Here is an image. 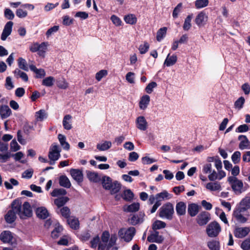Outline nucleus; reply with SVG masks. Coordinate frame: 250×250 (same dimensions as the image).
Here are the masks:
<instances>
[{"instance_id": "f257e3e1", "label": "nucleus", "mask_w": 250, "mask_h": 250, "mask_svg": "<svg viewBox=\"0 0 250 250\" xmlns=\"http://www.w3.org/2000/svg\"><path fill=\"white\" fill-rule=\"evenodd\" d=\"M11 209L9 210L5 215V220L8 223H13L18 214L22 219L30 217L32 215V210L30 204L25 202L22 205L21 202L19 199L14 200L11 205Z\"/></svg>"}, {"instance_id": "f03ea898", "label": "nucleus", "mask_w": 250, "mask_h": 250, "mask_svg": "<svg viewBox=\"0 0 250 250\" xmlns=\"http://www.w3.org/2000/svg\"><path fill=\"white\" fill-rule=\"evenodd\" d=\"M174 213L173 205L170 202L164 204L159 210V215L161 218L169 220L173 218Z\"/></svg>"}, {"instance_id": "7ed1b4c3", "label": "nucleus", "mask_w": 250, "mask_h": 250, "mask_svg": "<svg viewBox=\"0 0 250 250\" xmlns=\"http://www.w3.org/2000/svg\"><path fill=\"white\" fill-rule=\"evenodd\" d=\"M228 181L235 194H240L245 190L243 182L236 177H229Z\"/></svg>"}, {"instance_id": "20e7f679", "label": "nucleus", "mask_w": 250, "mask_h": 250, "mask_svg": "<svg viewBox=\"0 0 250 250\" xmlns=\"http://www.w3.org/2000/svg\"><path fill=\"white\" fill-rule=\"evenodd\" d=\"M136 233L135 228L131 227L127 229L122 228L118 231V236L121 239H123L126 242H130L135 235Z\"/></svg>"}, {"instance_id": "39448f33", "label": "nucleus", "mask_w": 250, "mask_h": 250, "mask_svg": "<svg viewBox=\"0 0 250 250\" xmlns=\"http://www.w3.org/2000/svg\"><path fill=\"white\" fill-rule=\"evenodd\" d=\"M61 149L56 143H53L50 147L48 157L50 160H58L61 156Z\"/></svg>"}, {"instance_id": "423d86ee", "label": "nucleus", "mask_w": 250, "mask_h": 250, "mask_svg": "<svg viewBox=\"0 0 250 250\" xmlns=\"http://www.w3.org/2000/svg\"><path fill=\"white\" fill-rule=\"evenodd\" d=\"M206 230L209 237H216L221 231V227L218 223L213 222L208 226Z\"/></svg>"}, {"instance_id": "0eeeda50", "label": "nucleus", "mask_w": 250, "mask_h": 250, "mask_svg": "<svg viewBox=\"0 0 250 250\" xmlns=\"http://www.w3.org/2000/svg\"><path fill=\"white\" fill-rule=\"evenodd\" d=\"M145 215L144 212H140L138 214H134L128 219L129 224L133 226L142 223L144 221Z\"/></svg>"}, {"instance_id": "6e6552de", "label": "nucleus", "mask_w": 250, "mask_h": 250, "mask_svg": "<svg viewBox=\"0 0 250 250\" xmlns=\"http://www.w3.org/2000/svg\"><path fill=\"white\" fill-rule=\"evenodd\" d=\"M245 211H242V209L236 208L233 212V216L236 221L240 223H245L248 221L247 217L244 216L242 214Z\"/></svg>"}, {"instance_id": "1a4fd4ad", "label": "nucleus", "mask_w": 250, "mask_h": 250, "mask_svg": "<svg viewBox=\"0 0 250 250\" xmlns=\"http://www.w3.org/2000/svg\"><path fill=\"white\" fill-rule=\"evenodd\" d=\"M13 25V22L11 21H9L6 23L1 35V40L2 41H5L7 38L11 34Z\"/></svg>"}, {"instance_id": "9d476101", "label": "nucleus", "mask_w": 250, "mask_h": 250, "mask_svg": "<svg viewBox=\"0 0 250 250\" xmlns=\"http://www.w3.org/2000/svg\"><path fill=\"white\" fill-rule=\"evenodd\" d=\"M209 219V213L206 211H203L198 215L197 222L200 226H203L206 225Z\"/></svg>"}, {"instance_id": "9b49d317", "label": "nucleus", "mask_w": 250, "mask_h": 250, "mask_svg": "<svg viewBox=\"0 0 250 250\" xmlns=\"http://www.w3.org/2000/svg\"><path fill=\"white\" fill-rule=\"evenodd\" d=\"M250 231L249 227L237 228L234 231V236L237 238H243L247 236Z\"/></svg>"}, {"instance_id": "f8f14e48", "label": "nucleus", "mask_w": 250, "mask_h": 250, "mask_svg": "<svg viewBox=\"0 0 250 250\" xmlns=\"http://www.w3.org/2000/svg\"><path fill=\"white\" fill-rule=\"evenodd\" d=\"M136 124L137 128L141 130L145 131L147 128V122L144 116L138 117L136 120Z\"/></svg>"}, {"instance_id": "ddd939ff", "label": "nucleus", "mask_w": 250, "mask_h": 250, "mask_svg": "<svg viewBox=\"0 0 250 250\" xmlns=\"http://www.w3.org/2000/svg\"><path fill=\"white\" fill-rule=\"evenodd\" d=\"M70 174L73 179L78 183H81L83 181V174L82 171L78 169L72 168L70 170Z\"/></svg>"}, {"instance_id": "4468645a", "label": "nucleus", "mask_w": 250, "mask_h": 250, "mask_svg": "<svg viewBox=\"0 0 250 250\" xmlns=\"http://www.w3.org/2000/svg\"><path fill=\"white\" fill-rule=\"evenodd\" d=\"M238 140L240 141L239 145V148L241 150L250 148V142L245 135H239Z\"/></svg>"}, {"instance_id": "2eb2a0df", "label": "nucleus", "mask_w": 250, "mask_h": 250, "mask_svg": "<svg viewBox=\"0 0 250 250\" xmlns=\"http://www.w3.org/2000/svg\"><path fill=\"white\" fill-rule=\"evenodd\" d=\"M208 17L204 12H200L196 17L195 22L199 26H203L207 21Z\"/></svg>"}, {"instance_id": "dca6fc26", "label": "nucleus", "mask_w": 250, "mask_h": 250, "mask_svg": "<svg viewBox=\"0 0 250 250\" xmlns=\"http://www.w3.org/2000/svg\"><path fill=\"white\" fill-rule=\"evenodd\" d=\"M156 197V202L161 204V202L165 200H168L172 197V195L169 194L167 190L157 193L155 195Z\"/></svg>"}, {"instance_id": "f3484780", "label": "nucleus", "mask_w": 250, "mask_h": 250, "mask_svg": "<svg viewBox=\"0 0 250 250\" xmlns=\"http://www.w3.org/2000/svg\"><path fill=\"white\" fill-rule=\"evenodd\" d=\"M150 101V98L148 95H143L140 99L139 105L141 110H145L147 108Z\"/></svg>"}, {"instance_id": "a211bd4d", "label": "nucleus", "mask_w": 250, "mask_h": 250, "mask_svg": "<svg viewBox=\"0 0 250 250\" xmlns=\"http://www.w3.org/2000/svg\"><path fill=\"white\" fill-rule=\"evenodd\" d=\"M149 242H156L161 243L164 240V238L161 235H159L158 231H155L154 233L148 235L147 238Z\"/></svg>"}, {"instance_id": "6ab92c4d", "label": "nucleus", "mask_w": 250, "mask_h": 250, "mask_svg": "<svg viewBox=\"0 0 250 250\" xmlns=\"http://www.w3.org/2000/svg\"><path fill=\"white\" fill-rule=\"evenodd\" d=\"M13 236L9 231H3L0 234V240L4 243H12Z\"/></svg>"}, {"instance_id": "aec40b11", "label": "nucleus", "mask_w": 250, "mask_h": 250, "mask_svg": "<svg viewBox=\"0 0 250 250\" xmlns=\"http://www.w3.org/2000/svg\"><path fill=\"white\" fill-rule=\"evenodd\" d=\"M236 208L242 209V211H246L250 208V197L247 196L243 198Z\"/></svg>"}, {"instance_id": "412c9836", "label": "nucleus", "mask_w": 250, "mask_h": 250, "mask_svg": "<svg viewBox=\"0 0 250 250\" xmlns=\"http://www.w3.org/2000/svg\"><path fill=\"white\" fill-rule=\"evenodd\" d=\"M186 204L183 202H179L176 206V211L179 216L184 215L186 212Z\"/></svg>"}, {"instance_id": "4be33fe9", "label": "nucleus", "mask_w": 250, "mask_h": 250, "mask_svg": "<svg viewBox=\"0 0 250 250\" xmlns=\"http://www.w3.org/2000/svg\"><path fill=\"white\" fill-rule=\"evenodd\" d=\"M72 116L69 114L66 115L65 116H64L62 121V125L64 129L66 130H70L72 128Z\"/></svg>"}, {"instance_id": "5701e85b", "label": "nucleus", "mask_w": 250, "mask_h": 250, "mask_svg": "<svg viewBox=\"0 0 250 250\" xmlns=\"http://www.w3.org/2000/svg\"><path fill=\"white\" fill-rule=\"evenodd\" d=\"M188 212L190 216H196L199 212L198 206L195 204H190L188 206Z\"/></svg>"}, {"instance_id": "b1692460", "label": "nucleus", "mask_w": 250, "mask_h": 250, "mask_svg": "<svg viewBox=\"0 0 250 250\" xmlns=\"http://www.w3.org/2000/svg\"><path fill=\"white\" fill-rule=\"evenodd\" d=\"M87 176L89 181L93 183H98L101 181V177L98 173L95 172L87 171Z\"/></svg>"}, {"instance_id": "393cba45", "label": "nucleus", "mask_w": 250, "mask_h": 250, "mask_svg": "<svg viewBox=\"0 0 250 250\" xmlns=\"http://www.w3.org/2000/svg\"><path fill=\"white\" fill-rule=\"evenodd\" d=\"M37 216L41 219H46L49 215V213L44 207L38 208L36 210Z\"/></svg>"}, {"instance_id": "a878e982", "label": "nucleus", "mask_w": 250, "mask_h": 250, "mask_svg": "<svg viewBox=\"0 0 250 250\" xmlns=\"http://www.w3.org/2000/svg\"><path fill=\"white\" fill-rule=\"evenodd\" d=\"M177 57L176 55L170 56L168 54L165 61L164 64L167 66H170L174 65L177 62Z\"/></svg>"}, {"instance_id": "bb28decb", "label": "nucleus", "mask_w": 250, "mask_h": 250, "mask_svg": "<svg viewBox=\"0 0 250 250\" xmlns=\"http://www.w3.org/2000/svg\"><path fill=\"white\" fill-rule=\"evenodd\" d=\"M30 69L31 71L35 72L37 76V78H42L45 76V72L43 69H38L35 65H30L29 66Z\"/></svg>"}, {"instance_id": "cd10ccee", "label": "nucleus", "mask_w": 250, "mask_h": 250, "mask_svg": "<svg viewBox=\"0 0 250 250\" xmlns=\"http://www.w3.org/2000/svg\"><path fill=\"white\" fill-rule=\"evenodd\" d=\"M59 184L61 186L66 188H70L71 186L69 179L65 175H62L60 177Z\"/></svg>"}, {"instance_id": "c85d7f7f", "label": "nucleus", "mask_w": 250, "mask_h": 250, "mask_svg": "<svg viewBox=\"0 0 250 250\" xmlns=\"http://www.w3.org/2000/svg\"><path fill=\"white\" fill-rule=\"evenodd\" d=\"M11 114V110L7 105L2 106L0 108V114L2 118L8 117Z\"/></svg>"}, {"instance_id": "c756f323", "label": "nucleus", "mask_w": 250, "mask_h": 250, "mask_svg": "<svg viewBox=\"0 0 250 250\" xmlns=\"http://www.w3.org/2000/svg\"><path fill=\"white\" fill-rule=\"evenodd\" d=\"M61 145L65 150H68L70 148L69 144L66 141V137L64 135L59 134L58 136Z\"/></svg>"}, {"instance_id": "7c9ffc66", "label": "nucleus", "mask_w": 250, "mask_h": 250, "mask_svg": "<svg viewBox=\"0 0 250 250\" xmlns=\"http://www.w3.org/2000/svg\"><path fill=\"white\" fill-rule=\"evenodd\" d=\"M207 246L210 250H220V242L217 240H211L208 242Z\"/></svg>"}, {"instance_id": "2f4dec72", "label": "nucleus", "mask_w": 250, "mask_h": 250, "mask_svg": "<svg viewBox=\"0 0 250 250\" xmlns=\"http://www.w3.org/2000/svg\"><path fill=\"white\" fill-rule=\"evenodd\" d=\"M112 143L110 141H104L103 143L98 144L97 148L100 151H105L111 147Z\"/></svg>"}, {"instance_id": "473e14b6", "label": "nucleus", "mask_w": 250, "mask_h": 250, "mask_svg": "<svg viewBox=\"0 0 250 250\" xmlns=\"http://www.w3.org/2000/svg\"><path fill=\"white\" fill-rule=\"evenodd\" d=\"M112 183V180L109 177L104 176L103 177L102 184L105 189L109 190L111 188Z\"/></svg>"}, {"instance_id": "72a5a7b5", "label": "nucleus", "mask_w": 250, "mask_h": 250, "mask_svg": "<svg viewBox=\"0 0 250 250\" xmlns=\"http://www.w3.org/2000/svg\"><path fill=\"white\" fill-rule=\"evenodd\" d=\"M140 208V204L138 203H133L126 207L124 210L126 212H134L139 210Z\"/></svg>"}, {"instance_id": "f704fd0d", "label": "nucleus", "mask_w": 250, "mask_h": 250, "mask_svg": "<svg viewBox=\"0 0 250 250\" xmlns=\"http://www.w3.org/2000/svg\"><path fill=\"white\" fill-rule=\"evenodd\" d=\"M68 224L70 226V227L74 229H77L79 228V221L78 218H70L67 219Z\"/></svg>"}, {"instance_id": "c9c22d12", "label": "nucleus", "mask_w": 250, "mask_h": 250, "mask_svg": "<svg viewBox=\"0 0 250 250\" xmlns=\"http://www.w3.org/2000/svg\"><path fill=\"white\" fill-rule=\"evenodd\" d=\"M206 188L211 191L221 190V187L218 182L208 183L206 185Z\"/></svg>"}, {"instance_id": "e433bc0d", "label": "nucleus", "mask_w": 250, "mask_h": 250, "mask_svg": "<svg viewBox=\"0 0 250 250\" xmlns=\"http://www.w3.org/2000/svg\"><path fill=\"white\" fill-rule=\"evenodd\" d=\"M68 200L67 197H62L54 200V204L58 208L62 207Z\"/></svg>"}, {"instance_id": "4c0bfd02", "label": "nucleus", "mask_w": 250, "mask_h": 250, "mask_svg": "<svg viewBox=\"0 0 250 250\" xmlns=\"http://www.w3.org/2000/svg\"><path fill=\"white\" fill-rule=\"evenodd\" d=\"M167 31L166 27L161 28L157 32L156 39L158 42L161 41L165 37Z\"/></svg>"}, {"instance_id": "58836bf2", "label": "nucleus", "mask_w": 250, "mask_h": 250, "mask_svg": "<svg viewBox=\"0 0 250 250\" xmlns=\"http://www.w3.org/2000/svg\"><path fill=\"white\" fill-rule=\"evenodd\" d=\"M36 119L38 121H42L47 117V113L43 109H41L36 112Z\"/></svg>"}, {"instance_id": "ea45409f", "label": "nucleus", "mask_w": 250, "mask_h": 250, "mask_svg": "<svg viewBox=\"0 0 250 250\" xmlns=\"http://www.w3.org/2000/svg\"><path fill=\"white\" fill-rule=\"evenodd\" d=\"M121 188V185L118 181H115L111 184V188L109 189L110 190L111 194H115L119 191Z\"/></svg>"}, {"instance_id": "a19ab883", "label": "nucleus", "mask_w": 250, "mask_h": 250, "mask_svg": "<svg viewBox=\"0 0 250 250\" xmlns=\"http://www.w3.org/2000/svg\"><path fill=\"white\" fill-rule=\"evenodd\" d=\"M192 18V15H188L185 19L183 24V29L185 31H188L191 27V19Z\"/></svg>"}, {"instance_id": "79ce46f5", "label": "nucleus", "mask_w": 250, "mask_h": 250, "mask_svg": "<svg viewBox=\"0 0 250 250\" xmlns=\"http://www.w3.org/2000/svg\"><path fill=\"white\" fill-rule=\"evenodd\" d=\"M124 20L126 23L130 24H134L137 22V18L133 14H129L124 17Z\"/></svg>"}, {"instance_id": "37998d69", "label": "nucleus", "mask_w": 250, "mask_h": 250, "mask_svg": "<svg viewBox=\"0 0 250 250\" xmlns=\"http://www.w3.org/2000/svg\"><path fill=\"white\" fill-rule=\"evenodd\" d=\"M208 3V0H196L195 1V6L197 9H201L207 6Z\"/></svg>"}, {"instance_id": "c03bdc74", "label": "nucleus", "mask_w": 250, "mask_h": 250, "mask_svg": "<svg viewBox=\"0 0 250 250\" xmlns=\"http://www.w3.org/2000/svg\"><path fill=\"white\" fill-rule=\"evenodd\" d=\"M54 82V78L52 76H49L42 80V84L47 87H51L53 85Z\"/></svg>"}, {"instance_id": "a18cd8bd", "label": "nucleus", "mask_w": 250, "mask_h": 250, "mask_svg": "<svg viewBox=\"0 0 250 250\" xmlns=\"http://www.w3.org/2000/svg\"><path fill=\"white\" fill-rule=\"evenodd\" d=\"M122 196L126 201H131L133 198L134 194L130 189H126L124 191Z\"/></svg>"}, {"instance_id": "49530a36", "label": "nucleus", "mask_w": 250, "mask_h": 250, "mask_svg": "<svg viewBox=\"0 0 250 250\" xmlns=\"http://www.w3.org/2000/svg\"><path fill=\"white\" fill-rule=\"evenodd\" d=\"M66 194V191L63 188H56L51 193L53 197H57L59 195H64Z\"/></svg>"}, {"instance_id": "de8ad7c7", "label": "nucleus", "mask_w": 250, "mask_h": 250, "mask_svg": "<svg viewBox=\"0 0 250 250\" xmlns=\"http://www.w3.org/2000/svg\"><path fill=\"white\" fill-rule=\"evenodd\" d=\"M11 157H13L16 161H20L22 164H24L25 163V161L21 160L24 156V154L22 152L19 151L15 154H11Z\"/></svg>"}, {"instance_id": "09e8293b", "label": "nucleus", "mask_w": 250, "mask_h": 250, "mask_svg": "<svg viewBox=\"0 0 250 250\" xmlns=\"http://www.w3.org/2000/svg\"><path fill=\"white\" fill-rule=\"evenodd\" d=\"M18 61L19 67L21 69L25 71H28V68L27 67V64L24 59L22 58H19Z\"/></svg>"}, {"instance_id": "8fccbe9b", "label": "nucleus", "mask_w": 250, "mask_h": 250, "mask_svg": "<svg viewBox=\"0 0 250 250\" xmlns=\"http://www.w3.org/2000/svg\"><path fill=\"white\" fill-rule=\"evenodd\" d=\"M245 100L243 97L239 98L234 103V107L238 109H241L245 103Z\"/></svg>"}, {"instance_id": "3c124183", "label": "nucleus", "mask_w": 250, "mask_h": 250, "mask_svg": "<svg viewBox=\"0 0 250 250\" xmlns=\"http://www.w3.org/2000/svg\"><path fill=\"white\" fill-rule=\"evenodd\" d=\"M241 153L240 151H235L231 156V160L234 164L239 163L241 159Z\"/></svg>"}, {"instance_id": "603ef678", "label": "nucleus", "mask_w": 250, "mask_h": 250, "mask_svg": "<svg viewBox=\"0 0 250 250\" xmlns=\"http://www.w3.org/2000/svg\"><path fill=\"white\" fill-rule=\"evenodd\" d=\"M47 43L43 42L41 43L40 49L38 50V54L40 56H44L47 49Z\"/></svg>"}, {"instance_id": "864d4df0", "label": "nucleus", "mask_w": 250, "mask_h": 250, "mask_svg": "<svg viewBox=\"0 0 250 250\" xmlns=\"http://www.w3.org/2000/svg\"><path fill=\"white\" fill-rule=\"evenodd\" d=\"M91 247L93 249H95L99 246V250L100 249V238L98 236H96L90 241Z\"/></svg>"}, {"instance_id": "5fc2aeb1", "label": "nucleus", "mask_w": 250, "mask_h": 250, "mask_svg": "<svg viewBox=\"0 0 250 250\" xmlns=\"http://www.w3.org/2000/svg\"><path fill=\"white\" fill-rule=\"evenodd\" d=\"M157 84L156 82H152L148 83L145 88L146 92L148 94H150L152 92L153 88L157 87Z\"/></svg>"}, {"instance_id": "6e6d98bb", "label": "nucleus", "mask_w": 250, "mask_h": 250, "mask_svg": "<svg viewBox=\"0 0 250 250\" xmlns=\"http://www.w3.org/2000/svg\"><path fill=\"white\" fill-rule=\"evenodd\" d=\"M149 47V44L146 42H145L144 44H141L139 46V50L140 51V53L141 54H145L148 51Z\"/></svg>"}, {"instance_id": "4d7b16f0", "label": "nucleus", "mask_w": 250, "mask_h": 250, "mask_svg": "<svg viewBox=\"0 0 250 250\" xmlns=\"http://www.w3.org/2000/svg\"><path fill=\"white\" fill-rule=\"evenodd\" d=\"M107 74V70H101L96 73V76H95L96 79L98 81H100L101 80V79L104 76H106Z\"/></svg>"}, {"instance_id": "13d9d810", "label": "nucleus", "mask_w": 250, "mask_h": 250, "mask_svg": "<svg viewBox=\"0 0 250 250\" xmlns=\"http://www.w3.org/2000/svg\"><path fill=\"white\" fill-rule=\"evenodd\" d=\"M212 170V166L210 163H207L203 166V172L205 174H209Z\"/></svg>"}, {"instance_id": "bf43d9fd", "label": "nucleus", "mask_w": 250, "mask_h": 250, "mask_svg": "<svg viewBox=\"0 0 250 250\" xmlns=\"http://www.w3.org/2000/svg\"><path fill=\"white\" fill-rule=\"evenodd\" d=\"M166 226V224L162 221L157 220L153 224L154 229H161L164 228Z\"/></svg>"}, {"instance_id": "052dcab7", "label": "nucleus", "mask_w": 250, "mask_h": 250, "mask_svg": "<svg viewBox=\"0 0 250 250\" xmlns=\"http://www.w3.org/2000/svg\"><path fill=\"white\" fill-rule=\"evenodd\" d=\"M4 16L8 20H13L15 15L11 9L6 8L4 10Z\"/></svg>"}, {"instance_id": "680f3d73", "label": "nucleus", "mask_w": 250, "mask_h": 250, "mask_svg": "<svg viewBox=\"0 0 250 250\" xmlns=\"http://www.w3.org/2000/svg\"><path fill=\"white\" fill-rule=\"evenodd\" d=\"M249 129V126L246 124L239 125L235 130L236 132L243 133L248 131Z\"/></svg>"}, {"instance_id": "e2e57ef3", "label": "nucleus", "mask_w": 250, "mask_h": 250, "mask_svg": "<svg viewBox=\"0 0 250 250\" xmlns=\"http://www.w3.org/2000/svg\"><path fill=\"white\" fill-rule=\"evenodd\" d=\"M182 7V3H179L178 5L174 8L173 13L172 16L174 18H176L178 17L179 13L180 12L181 8Z\"/></svg>"}, {"instance_id": "0e129e2a", "label": "nucleus", "mask_w": 250, "mask_h": 250, "mask_svg": "<svg viewBox=\"0 0 250 250\" xmlns=\"http://www.w3.org/2000/svg\"><path fill=\"white\" fill-rule=\"evenodd\" d=\"M61 214L65 218H68L70 216V209L67 207L62 208L60 210Z\"/></svg>"}, {"instance_id": "69168bd1", "label": "nucleus", "mask_w": 250, "mask_h": 250, "mask_svg": "<svg viewBox=\"0 0 250 250\" xmlns=\"http://www.w3.org/2000/svg\"><path fill=\"white\" fill-rule=\"evenodd\" d=\"M134 75L135 74L133 72H128L125 76L126 80L130 83H135Z\"/></svg>"}, {"instance_id": "338daca9", "label": "nucleus", "mask_w": 250, "mask_h": 250, "mask_svg": "<svg viewBox=\"0 0 250 250\" xmlns=\"http://www.w3.org/2000/svg\"><path fill=\"white\" fill-rule=\"evenodd\" d=\"M10 149L12 151L15 152L20 149V146L15 140H12L10 143Z\"/></svg>"}, {"instance_id": "774afa93", "label": "nucleus", "mask_w": 250, "mask_h": 250, "mask_svg": "<svg viewBox=\"0 0 250 250\" xmlns=\"http://www.w3.org/2000/svg\"><path fill=\"white\" fill-rule=\"evenodd\" d=\"M241 247L243 250H250V238L244 241L241 244Z\"/></svg>"}]
</instances>
